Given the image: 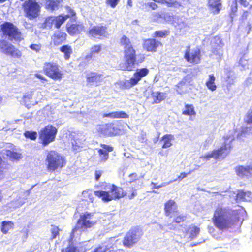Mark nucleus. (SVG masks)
Segmentation results:
<instances>
[{"instance_id": "26", "label": "nucleus", "mask_w": 252, "mask_h": 252, "mask_svg": "<svg viewBox=\"0 0 252 252\" xmlns=\"http://www.w3.org/2000/svg\"><path fill=\"white\" fill-rule=\"evenodd\" d=\"M150 98L152 99V104H158L165 99V93L159 91H152Z\"/></svg>"}, {"instance_id": "13", "label": "nucleus", "mask_w": 252, "mask_h": 252, "mask_svg": "<svg viewBox=\"0 0 252 252\" xmlns=\"http://www.w3.org/2000/svg\"><path fill=\"white\" fill-rule=\"evenodd\" d=\"M184 58L186 61L192 65L199 64L201 61V53L199 48L191 50L189 45L186 47L184 51Z\"/></svg>"}, {"instance_id": "54", "label": "nucleus", "mask_w": 252, "mask_h": 252, "mask_svg": "<svg viewBox=\"0 0 252 252\" xmlns=\"http://www.w3.org/2000/svg\"><path fill=\"white\" fill-rule=\"evenodd\" d=\"M191 171H189L188 173L185 172H181L180 175L177 177V178L176 179H174L173 181H181L182 179H183L184 178L186 177L188 175L191 173Z\"/></svg>"}, {"instance_id": "31", "label": "nucleus", "mask_w": 252, "mask_h": 252, "mask_svg": "<svg viewBox=\"0 0 252 252\" xmlns=\"http://www.w3.org/2000/svg\"><path fill=\"white\" fill-rule=\"evenodd\" d=\"M250 168L248 166L240 165L236 167L235 172L238 176L242 178L250 174Z\"/></svg>"}, {"instance_id": "62", "label": "nucleus", "mask_w": 252, "mask_h": 252, "mask_svg": "<svg viewBox=\"0 0 252 252\" xmlns=\"http://www.w3.org/2000/svg\"><path fill=\"white\" fill-rule=\"evenodd\" d=\"M148 4V6L153 10H155L158 8L157 4L155 2H150Z\"/></svg>"}, {"instance_id": "40", "label": "nucleus", "mask_w": 252, "mask_h": 252, "mask_svg": "<svg viewBox=\"0 0 252 252\" xmlns=\"http://www.w3.org/2000/svg\"><path fill=\"white\" fill-rule=\"evenodd\" d=\"M51 228L50 229L51 232V238L50 240H53L56 239L57 237H59L60 235V232L62 231V230L59 228V227L55 225L52 224L51 225Z\"/></svg>"}, {"instance_id": "46", "label": "nucleus", "mask_w": 252, "mask_h": 252, "mask_svg": "<svg viewBox=\"0 0 252 252\" xmlns=\"http://www.w3.org/2000/svg\"><path fill=\"white\" fill-rule=\"evenodd\" d=\"M128 189H129L127 191L126 196L129 199H132L137 196V190L133 187H129Z\"/></svg>"}, {"instance_id": "53", "label": "nucleus", "mask_w": 252, "mask_h": 252, "mask_svg": "<svg viewBox=\"0 0 252 252\" xmlns=\"http://www.w3.org/2000/svg\"><path fill=\"white\" fill-rule=\"evenodd\" d=\"M212 158L215 159V155L214 154L213 150L211 153H208L204 155H202L201 157V158L206 160H209L210 158Z\"/></svg>"}, {"instance_id": "59", "label": "nucleus", "mask_w": 252, "mask_h": 252, "mask_svg": "<svg viewBox=\"0 0 252 252\" xmlns=\"http://www.w3.org/2000/svg\"><path fill=\"white\" fill-rule=\"evenodd\" d=\"M83 194H85V193L87 194L89 197V198H85V200H86V201L89 200L90 202H93L94 198H93V196L92 193H89L88 191H83Z\"/></svg>"}, {"instance_id": "58", "label": "nucleus", "mask_w": 252, "mask_h": 252, "mask_svg": "<svg viewBox=\"0 0 252 252\" xmlns=\"http://www.w3.org/2000/svg\"><path fill=\"white\" fill-rule=\"evenodd\" d=\"M130 178V182H133L136 181L138 179V175L135 173H131L129 176Z\"/></svg>"}, {"instance_id": "12", "label": "nucleus", "mask_w": 252, "mask_h": 252, "mask_svg": "<svg viewBox=\"0 0 252 252\" xmlns=\"http://www.w3.org/2000/svg\"><path fill=\"white\" fill-rule=\"evenodd\" d=\"M143 234L139 228H134L128 231L123 240V245L126 248H131L136 244Z\"/></svg>"}, {"instance_id": "28", "label": "nucleus", "mask_w": 252, "mask_h": 252, "mask_svg": "<svg viewBox=\"0 0 252 252\" xmlns=\"http://www.w3.org/2000/svg\"><path fill=\"white\" fill-rule=\"evenodd\" d=\"M101 50L102 45L101 44L94 45L91 47L90 53L85 56V59L87 61H90L94 54L100 53Z\"/></svg>"}, {"instance_id": "43", "label": "nucleus", "mask_w": 252, "mask_h": 252, "mask_svg": "<svg viewBox=\"0 0 252 252\" xmlns=\"http://www.w3.org/2000/svg\"><path fill=\"white\" fill-rule=\"evenodd\" d=\"M32 96V92L27 93L23 96V101L26 105H29L33 103Z\"/></svg>"}, {"instance_id": "30", "label": "nucleus", "mask_w": 252, "mask_h": 252, "mask_svg": "<svg viewBox=\"0 0 252 252\" xmlns=\"http://www.w3.org/2000/svg\"><path fill=\"white\" fill-rule=\"evenodd\" d=\"M59 50L63 53V57L65 60H68L70 58L73 51L71 46L68 44L63 45L59 48Z\"/></svg>"}, {"instance_id": "38", "label": "nucleus", "mask_w": 252, "mask_h": 252, "mask_svg": "<svg viewBox=\"0 0 252 252\" xmlns=\"http://www.w3.org/2000/svg\"><path fill=\"white\" fill-rule=\"evenodd\" d=\"M6 155L12 161H18L22 158L21 153L13 151L8 150Z\"/></svg>"}, {"instance_id": "5", "label": "nucleus", "mask_w": 252, "mask_h": 252, "mask_svg": "<svg viewBox=\"0 0 252 252\" xmlns=\"http://www.w3.org/2000/svg\"><path fill=\"white\" fill-rule=\"evenodd\" d=\"M0 27V32L2 35L10 41L19 42L23 40L24 38L20 30L13 23L4 22Z\"/></svg>"}, {"instance_id": "63", "label": "nucleus", "mask_w": 252, "mask_h": 252, "mask_svg": "<svg viewBox=\"0 0 252 252\" xmlns=\"http://www.w3.org/2000/svg\"><path fill=\"white\" fill-rule=\"evenodd\" d=\"M214 40H215L216 43L217 42V41L219 42L218 46H219L220 47H221L222 46V45L223 44V43H222V41L220 39V38L215 37L214 38Z\"/></svg>"}, {"instance_id": "20", "label": "nucleus", "mask_w": 252, "mask_h": 252, "mask_svg": "<svg viewBox=\"0 0 252 252\" xmlns=\"http://www.w3.org/2000/svg\"><path fill=\"white\" fill-rule=\"evenodd\" d=\"M87 85L95 87L101 85L103 81V75L95 72H91L86 75Z\"/></svg>"}, {"instance_id": "7", "label": "nucleus", "mask_w": 252, "mask_h": 252, "mask_svg": "<svg viewBox=\"0 0 252 252\" xmlns=\"http://www.w3.org/2000/svg\"><path fill=\"white\" fill-rule=\"evenodd\" d=\"M22 7L25 16L29 20L35 19L40 15L41 6L40 3L36 0L25 1L22 5Z\"/></svg>"}, {"instance_id": "16", "label": "nucleus", "mask_w": 252, "mask_h": 252, "mask_svg": "<svg viewBox=\"0 0 252 252\" xmlns=\"http://www.w3.org/2000/svg\"><path fill=\"white\" fill-rule=\"evenodd\" d=\"M149 73V70L147 68L138 69L134 73L133 76L128 80H126L124 83L125 87L130 88L137 85L143 77Z\"/></svg>"}, {"instance_id": "10", "label": "nucleus", "mask_w": 252, "mask_h": 252, "mask_svg": "<svg viewBox=\"0 0 252 252\" xmlns=\"http://www.w3.org/2000/svg\"><path fill=\"white\" fill-rule=\"evenodd\" d=\"M66 20L64 14H60L57 16H49L47 17L41 24V28L45 29H52L53 27L59 30L65 23Z\"/></svg>"}, {"instance_id": "56", "label": "nucleus", "mask_w": 252, "mask_h": 252, "mask_svg": "<svg viewBox=\"0 0 252 252\" xmlns=\"http://www.w3.org/2000/svg\"><path fill=\"white\" fill-rule=\"evenodd\" d=\"M240 4L244 7H248L250 9L252 8V4H250L247 0H239Z\"/></svg>"}, {"instance_id": "49", "label": "nucleus", "mask_w": 252, "mask_h": 252, "mask_svg": "<svg viewBox=\"0 0 252 252\" xmlns=\"http://www.w3.org/2000/svg\"><path fill=\"white\" fill-rule=\"evenodd\" d=\"M120 1V0H107L106 1V4L111 8H114L116 7Z\"/></svg>"}, {"instance_id": "9", "label": "nucleus", "mask_w": 252, "mask_h": 252, "mask_svg": "<svg viewBox=\"0 0 252 252\" xmlns=\"http://www.w3.org/2000/svg\"><path fill=\"white\" fill-rule=\"evenodd\" d=\"M97 132L100 136L114 137L119 135L121 129L114 123H108L98 126Z\"/></svg>"}, {"instance_id": "47", "label": "nucleus", "mask_w": 252, "mask_h": 252, "mask_svg": "<svg viewBox=\"0 0 252 252\" xmlns=\"http://www.w3.org/2000/svg\"><path fill=\"white\" fill-rule=\"evenodd\" d=\"M238 7L236 0H235L230 6V11L229 12L230 16L233 18L236 14Z\"/></svg>"}, {"instance_id": "44", "label": "nucleus", "mask_w": 252, "mask_h": 252, "mask_svg": "<svg viewBox=\"0 0 252 252\" xmlns=\"http://www.w3.org/2000/svg\"><path fill=\"white\" fill-rule=\"evenodd\" d=\"M189 230H190L189 237L191 239L195 238L200 232V228L196 226H190Z\"/></svg>"}, {"instance_id": "11", "label": "nucleus", "mask_w": 252, "mask_h": 252, "mask_svg": "<svg viewBox=\"0 0 252 252\" xmlns=\"http://www.w3.org/2000/svg\"><path fill=\"white\" fill-rule=\"evenodd\" d=\"M0 51L6 56L13 58H20L22 56L21 50L4 39L0 40Z\"/></svg>"}, {"instance_id": "4", "label": "nucleus", "mask_w": 252, "mask_h": 252, "mask_svg": "<svg viewBox=\"0 0 252 252\" xmlns=\"http://www.w3.org/2000/svg\"><path fill=\"white\" fill-rule=\"evenodd\" d=\"M45 161L47 170L49 172L60 170L66 164L65 158L55 150H50L47 153Z\"/></svg>"}, {"instance_id": "60", "label": "nucleus", "mask_w": 252, "mask_h": 252, "mask_svg": "<svg viewBox=\"0 0 252 252\" xmlns=\"http://www.w3.org/2000/svg\"><path fill=\"white\" fill-rule=\"evenodd\" d=\"M102 174V171L100 170H96L94 173L95 179L98 181Z\"/></svg>"}, {"instance_id": "41", "label": "nucleus", "mask_w": 252, "mask_h": 252, "mask_svg": "<svg viewBox=\"0 0 252 252\" xmlns=\"http://www.w3.org/2000/svg\"><path fill=\"white\" fill-rule=\"evenodd\" d=\"M251 194L250 191L246 192L243 190L238 191L236 195V199L237 201H245L246 200V197Z\"/></svg>"}, {"instance_id": "22", "label": "nucleus", "mask_w": 252, "mask_h": 252, "mask_svg": "<svg viewBox=\"0 0 252 252\" xmlns=\"http://www.w3.org/2000/svg\"><path fill=\"white\" fill-rule=\"evenodd\" d=\"M100 146L101 148L97 149L100 161L105 162L109 158V153L112 152L114 148L112 146L105 144H100Z\"/></svg>"}, {"instance_id": "18", "label": "nucleus", "mask_w": 252, "mask_h": 252, "mask_svg": "<svg viewBox=\"0 0 252 252\" xmlns=\"http://www.w3.org/2000/svg\"><path fill=\"white\" fill-rule=\"evenodd\" d=\"M162 43L155 38H149L143 40L142 47L147 52H156L158 49L162 46Z\"/></svg>"}, {"instance_id": "61", "label": "nucleus", "mask_w": 252, "mask_h": 252, "mask_svg": "<svg viewBox=\"0 0 252 252\" xmlns=\"http://www.w3.org/2000/svg\"><path fill=\"white\" fill-rule=\"evenodd\" d=\"M35 76L38 79H40L41 81H42L43 82H47V79L43 77V76H42L40 74H36L35 75Z\"/></svg>"}, {"instance_id": "3", "label": "nucleus", "mask_w": 252, "mask_h": 252, "mask_svg": "<svg viewBox=\"0 0 252 252\" xmlns=\"http://www.w3.org/2000/svg\"><path fill=\"white\" fill-rule=\"evenodd\" d=\"M102 186L104 190L95 191L94 194L104 202L120 199L127 195V192L122 187L114 184L105 183Z\"/></svg>"}, {"instance_id": "36", "label": "nucleus", "mask_w": 252, "mask_h": 252, "mask_svg": "<svg viewBox=\"0 0 252 252\" xmlns=\"http://www.w3.org/2000/svg\"><path fill=\"white\" fill-rule=\"evenodd\" d=\"M170 31L169 30H157L155 31L153 34L154 38H165L169 35Z\"/></svg>"}, {"instance_id": "15", "label": "nucleus", "mask_w": 252, "mask_h": 252, "mask_svg": "<svg viewBox=\"0 0 252 252\" xmlns=\"http://www.w3.org/2000/svg\"><path fill=\"white\" fill-rule=\"evenodd\" d=\"M65 28L66 32L71 36L81 34L85 29L83 23L77 20H69L65 24Z\"/></svg>"}, {"instance_id": "64", "label": "nucleus", "mask_w": 252, "mask_h": 252, "mask_svg": "<svg viewBox=\"0 0 252 252\" xmlns=\"http://www.w3.org/2000/svg\"><path fill=\"white\" fill-rule=\"evenodd\" d=\"M154 17L156 18V19H158L159 18H161V15L159 13H155L154 15Z\"/></svg>"}, {"instance_id": "27", "label": "nucleus", "mask_w": 252, "mask_h": 252, "mask_svg": "<svg viewBox=\"0 0 252 252\" xmlns=\"http://www.w3.org/2000/svg\"><path fill=\"white\" fill-rule=\"evenodd\" d=\"M102 117L111 119L128 118L129 115L124 111H114L108 113H103Z\"/></svg>"}, {"instance_id": "21", "label": "nucleus", "mask_w": 252, "mask_h": 252, "mask_svg": "<svg viewBox=\"0 0 252 252\" xmlns=\"http://www.w3.org/2000/svg\"><path fill=\"white\" fill-rule=\"evenodd\" d=\"M91 216V214L89 213H85L80 216L77 221V224L80 225V228H90L96 223L95 221L90 220Z\"/></svg>"}, {"instance_id": "45", "label": "nucleus", "mask_w": 252, "mask_h": 252, "mask_svg": "<svg viewBox=\"0 0 252 252\" xmlns=\"http://www.w3.org/2000/svg\"><path fill=\"white\" fill-rule=\"evenodd\" d=\"M24 135L26 138L32 140H36L37 137V132L33 131H26L24 133Z\"/></svg>"}, {"instance_id": "48", "label": "nucleus", "mask_w": 252, "mask_h": 252, "mask_svg": "<svg viewBox=\"0 0 252 252\" xmlns=\"http://www.w3.org/2000/svg\"><path fill=\"white\" fill-rule=\"evenodd\" d=\"M7 164L3 160L2 157L0 155V175H2L8 169Z\"/></svg>"}, {"instance_id": "33", "label": "nucleus", "mask_w": 252, "mask_h": 252, "mask_svg": "<svg viewBox=\"0 0 252 252\" xmlns=\"http://www.w3.org/2000/svg\"><path fill=\"white\" fill-rule=\"evenodd\" d=\"M14 227V223L10 220H4L1 222V232L5 234H7L8 231L13 229Z\"/></svg>"}, {"instance_id": "19", "label": "nucleus", "mask_w": 252, "mask_h": 252, "mask_svg": "<svg viewBox=\"0 0 252 252\" xmlns=\"http://www.w3.org/2000/svg\"><path fill=\"white\" fill-rule=\"evenodd\" d=\"M67 34L61 30L55 31L51 37V45L54 46H58L65 42L67 40Z\"/></svg>"}, {"instance_id": "57", "label": "nucleus", "mask_w": 252, "mask_h": 252, "mask_svg": "<svg viewBox=\"0 0 252 252\" xmlns=\"http://www.w3.org/2000/svg\"><path fill=\"white\" fill-rule=\"evenodd\" d=\"M249 14H250L249 11H248L247 10L244 11L241 17H240L241 21L242 22L245 21L248 19V15Z\"/></svg>"}, {"instance_id": "17", "label": "nucleus", "mask_w": 252, "mask_h": 252, "mask_svg": "<svg viewBox=\"0 0 252 252\" xmlns=\"http://www.w3.org/2000/svg\"><path fill=\"white\" fill-rule=\"evenodd\" d=\"M232 148V141L229 143L224 142L220 147L213 150L215 159L224 158L230 153Z\"/></svg>"}, {"instance_id": "29", "label": "nucleus", "mask_w": 252, "mask_h": 252, "mask_svg": "<svg viewBox=\"0 0 252 252\" xmlns=\"http://www.w3.org/2000/svg\"><path fill=\"white\" fill-rule=\"evenodd\" d=\"M174 140V136L170 134H166L163 135L160 139V142L162 143V148L163 149L170 147L172 144V141Z\"/></svg>"}, {"instance_id": "37", "label": "nucleus", "mask_w": 252, "mask_h": 252, "mask_svg": "<svg viewBox=\"0 0 252 252\" xmlns=\"http://www.w3.org/2000/svg\"><path fill=\"white\" fill-rule=\"evenodd\" d=\"M185 109L182 111V114L184 115L191 116L196 115V112L192 104H186Z\"/></svg>"}, {"instance_id": "52", "label": "nucleus", "mask_w": 252, "mask_h": 252, "mask_svg": "<svg viewBox=\"0 0 252 252\" xmlns=\"http://www.w3.org/2000/svg\"><path fill=\"white\" fill-rule=\"evenodd\" d=\"M244 122L247 124H252V110L247 113Z\"/></svg>"}, {"instance_id": "35", "label": "nucleus", "mask_w": 252, "mask_h": 252, "mask_svg": "<svg viewBox=\"0 0 252 252\" xmlns=\"http://www.w3.org/2000/svg\"><path fill=\"white\" fill-rule=\"evenodd\" d=\"M172 217V222L176 224L183 222L187 219V215L186 214H180L179 211L177 213H174Z\"/></svg>"}, {"instance_id": "6", "label": "nucleus", "mask_w": 252, "mask_h": 252, "mask_svg": "<svg viewBox=\"0 0 252 252\" xmlns=\"http://www.w3.org/2000/svg\"><path fill=\"white\" fill-rule=\"evenodd\" d=\"M58 133L57 128L52 125L49 124L42 128L38 132V142L45 147L53 142Z\"/></svg>"}, {"instance_id": "39", "label": "nucleus", "mask_w": 252, "mask_h": 252, "mask_svg": "<svg viewBox=\"0 0 252 252\" xmlns=\"http://www.w3.org/2000/svg\"><path fill=\"white\" fill-rule=\"evenodd\" d=\"M61 252H84V251L80 247L75 246L73 245H69L65 248L62 249Z\"/></svg>"}, {"instance_id": "8", "label": "nucleus", "mask_w": 252, "mask_h": 252, "mask_svg": "<svg viewBox=\"0 0 252 252\" xmlns=\"http://www.w3.org/2000/svg\"><path fill=\"white\" fill-rule=\"evenodd\" d=\"M43 72L46 76L54 80L60 81L63 77V73L61 70L60 66L54 62H45Z\"/></svg>"}, {"instance_id": "32", "label": "nucleus", "mask_w": 252, "mask_h": 252, "mask_svg": "<svg viewBox=\"0 0 252 252\" xmlns=\"http://www.w3.org/2000/svg\"><path fill=\"white\" fill-rule=\"evenodd\" d=\"M65 9L67 14L66 15H64V18H65L66 21L69 18L70 19V20L77 19L76 12L73 8H71L69 6L66 5L65 6Z\"/></svg>"}, {"instance_id": "42", "label": "nucleus", "mask_w": 252, "mask_h": 252, "mask_svg": "<svg viewBox=\"0 0 252 252\" xmlns=\"http://www.w3.org/2000/svg\"><path fill=\"white\" fill-rule=\"evenodd\" d=\"M159 2L165 4L168 7H179L181 6L180 2L175 0H159Z\"/></svg>"}, {"instance_id": "51", "label": "nucleus", "mask_w": 252, "mask_h": 252, "mask_svg": "<svg viewBox=\"0 0 252 252\" xmlns=\"http://www.w3.org/2000/svg\"><path fill=\"white\" fill-rule=\"evenodd\" d=\"M29 47L32 50L38 53L41 49V45L40 44H32L30 45Z\"/></svg>"}, {"instance_id": "23", "label": "nucleus", "mask_w": 252, "mask_h": 252, "mask_svg": "<svg viewBox=\"0 0 252 252\" xmlns=\"http://www.w3.org/2000/svg\"><path fill=\"white\" fill-rule=\"evenodd\" d=\"M164 211L165 216L170 218L172 217V214L178 212V206L176 202L172 199L167 201L164 205Z\"/></svg>"}, {"instance_id": "14", "label": "nucleus", "mask_w": 252, "mask_h": 252, "mask_svg": "<svg viewBox=\"0 0 252 252\" xmlns=\"http://www.w3.org/2000/svg\"><path fill=\"white\" fill-rule=\"evenodd\" d=\"M87 34L91 38H106L109 35L108 27L103 24L94 26L88 30Z\"/></svg>"}, {"instance_id": "50", "label": "nucleus", "mask_w": 252, "mask_h": 252, "mask_svg": "<svg viewBox=\"0 0 252 252\" xmlns=\"http://www.w3.org/2000/svg\"><path fill=\"white\" fill-rule=\"evenodd\" d=\"M172 181H170L168 183H162L160 185H158V184L156 183L152 182L151 183V185H152V189H158L161 187H164V186L168 185L169 184H170V183H172Z\"/></svg>"}, {"instance_id": "1", "label": "nucleus", "mask_w": 252, "mask_h": 252, "mask_svg": "<svg viewBox=\"0 0 252 252\" xmlns=\"http://www.w3.org/2000/svg\"><path fill=\"white\" fill-rule=\"evenodd\" d=\"M119 42L120 45L124 47V62L120 64V69L123 71H132L136 65H138L145 61V58L144 55H141L137 59L136 50L126 35H123Z\"/></svg>"}, {"instance_id": "55", "label": "nucleus", "mask_w": 252, "mask_h": 252, "mask_svg": "<svg viewBox=\"0 0 252 252\" xmlns=\"http://www.w3.org/2000/svg\"><path fill=\"white\" fill-rule=\"evenodd\" d=\"M242 26V30L243 32L246 33L247 34H248L252 29V26L250 23H248L246 26Z\"/></svg>"}, {"instance_id": "2", "label": "nucleus", "mask_w": 252, "mask_h": 252, "mask_svg": "<svg viewBox=\"0 0 252 252\" xmlns=\"http://www.w3.org/2000/svg\"><path fill=\"white\" fill-rule=\"evenodd\" d=\"M214 225L219 230L224 231L231 228L239 220L236 211L218 205L212 217Z\"/></svg>"}, {"instance_id": "25", "label": "nucleus", "mask_w": 252, "mask_h": 252, "mask_svg": "<svg viewBox=\"0 0 252 252\" xmlns=\"http://www.w3.org/2000/svg\"><path fill=\"white\" fill-rule=\"evenodd\" d=\"M208 6L213 14H218L221 9V0H209Z\"/></svg>"}, {"instance_id": "34", "label": "nucleus", "mask_w": 252, "mask_h": 252, "mask_svg": "<svg viewBox=\"0 0 252 252\" xmlns=\"http://www.w3.org/2000/svg\"><path fill=\"white\" fill-rule=\"evenodd\" d=\"M215 80L216 78L214 74L209 75L208 80L205 83L207 88L211 91H214L217 89V86L215 84Z\"/></svg>"}, {"instance_id": "24", "label": "nucleus", "mask_w": 252, "mask_h": 252, "mask_svg": "<svg viewBox=\"0 0 252 252\" xmlns=\"http://www.w3.org/2000/svg\"><path fill=\"white\" fill-rule=\"evenodd\" d=\"M62 0H45L44 8L50 12H54L58 10L62 6Z\"/></svg>"}]
</instances>
